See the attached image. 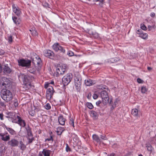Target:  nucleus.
<instances>
[{"mask_svg": "<svg viewBox=\"0 0 156 156\" xmlns=\"http://www.w3.org/2000/svg\"><path fill=\"white\" fill-rule=\"evenodd\" d=\"M72 78V74H67L62 78V83L64 86H66L71 82Z\"/></svg>", "mask_w": 156, "mask_h": 156, "instance_id": "obj_8", "label": "nucleus"}, {"mask_svg": "<svg viewBox=\"0 0 156 156\" xmlns=\"http://www.w3.org/2000/svg\"><path fill=\"white\" fill-rule=\"evenodd\" d=\"M12 19L16 25H19L20 23V19L16 16L12 17Z\"/></svg>", "mask_w": 156, "mask_h": 156, "instance_id": "obj_23", "label": "nucleus"}, {"mask_svg": "<svg viewBox=\"0 0 156 156\" xmlns=\"http://www.w3.org/2000/svg\"><path fill=\"white\" fill-rule=\"evenodd\" d=\"M6 129L12 135H14L16 134L15 131L12 128L5 127Z\"/></svg>", "mask_w": 156, "mask_h": 156, "instance_id": "obj_26", "label": "nucleus"}, {"mask_svg": "<svg viewBox=\"0 0 156 156\" xmlns=\"http://www.w3.org/2000/svg\"><path fill=\"white\" fill-rule=\"evenodd\" d=\"M51 152V151L50 150L44 149L42 151V153L44 156H50Z\"/></svg>", "mask_w": 156, "mask_h": 156, "instance_id": "obj_24", "label": "nucleus"}, {"mask_svg": "<svg viewBox=\"0 0 156 156\" xmlns=\"http://www.w3.org/2000/svg\"><path fill=\"white\" fill-rule=\"evenodd\" d=\"M148 28L149 30H151L153 29H154L155 27L154 25L153 26L149 25L148 26Z\"/></svg>", "mask_w": 156, "mask_h": 156, "instance_id": "obj_41", "label": "nucleus"}, {"mask_svg": "<svg viewBox=\"0 0 156 156\" xmlns=\"http://www.w3.org/2000/svg\"><path fill=\"white\" fill-rule=\"evenodd\" d=\"M30 31L31 32V34L33 36H37L38 34L37 33L36 30L34 29H32L30 30Z\"/></svg>", "mask_w": 156, "mask_h": 156, "instance_id": "obj_29", "label": "nucleus"}, {"mask_svg": "<svg viewBox=\"0 0 156 156\" xmlns=\"http://www.w3.org/2000/svg\"><path fill=\"white\" fill-rule=\"evenodd\" d=\"M3 115L2 113H0V118L2 120L3 119Z\"/></svg>", "mask_w": 156, "mask_h": 156, "instance_id": "obj_52", "label": "nucleus"}, {"mask_svg": "<svg viewBox=\"0 0 156 156\" xmlns=\"http://www.w3.org/2000/svg\"><path fill=\"white\" fill-rule=\"evenodd\" d=\"M95 83V81L94 80H92L90 79H88L85 80V83L87 86H90L92 84Z\"/></svg>", "mask_w": 156, "mask_h": 156, "instance_id": "obj_16", "label": "nucleus"}, {"mask_svg": "<svg viewBox=\"0 0 156 156\" xmlns=\"http://www.w3.org/2000/svg\"><path fill=\"white\" fill-rule=\"evenodd\" d=\"M37 59L38 58L36 57L35 58L33 59L32 60V63L34 64L35 67H37Z\"/></svg>", "mask_w": 156, "mask_h": 156, "instance_id": "obj_38", "label": "nucleus"}, {"mask_svg": "<svg viewBox=\"0 0 156 156\" xmlns=\"http://www.w3.org/2000/svg\"><path fill=\"white\" fill-rule=\"evenodd\" d=\"M147 34L146 33L141 34H140V36L142 38L146 39L147 37Z\"/></svg>", "mask_w": 156, "mask_h": 156, "instance_id": "obj_33", "label": "nucleus"}, {"mask_svg": "<svg viewBox=\"0 0 156 156\" xmlns=\"http://www.w3.org/2000/svg\"><path fill=\"white\" fill-rule=\"evenodd\" d=\"M151 16L152 17H154L155 16V14L154 12H152L151 14Z\"/></svg>", "mask_w": 156, "mask_h": 156, "instance_id": "obj_54", "label": "nucleus"}, {"mask_svg": "<svg viewBox=\"0 0 156 156\" xmlns=\"http://www.w3.org/2000/svg\"><path fill=\"white\" fill-rule=\"evenodd\" d=\"M58 121L60 124L64 125L65 123L66 119L62 116H60L58 117Z\"/></svg>", "mask_w": 156, "mask_h": 156, "instance_id": "obj_18", "label": "nucleus"}, {"mask_svg": "<svg viewBox=\"0 0 156 156\" xmlns=\"http://www.w3.org/2000/svg\"><path fill=\"white\" fill-rule=\"evenodd\" d=\"M5 133V135H7L8 134L7 132L4 133Z\"/></svg>", "mask_w": 156, "mask_h": 156, "instance_id": "obj_63", "label": "nucleus"}, {"mask_svg": "<svg viewBox=\"0 0 156 156\" xmlns=\"http://www.w3.org/2000/svg\"><path fill=\"white\" fill-rule=\"evenodd\" d=\"M131 114L134 116H137L138 115V110L136 109H133Z\"/></svg>", "mask_w": 156, "mask_h": 156, "instance_id": "obj_30", "label": "nucleus"}, {"mask_svg": "<svg viewBox=\"0 0 156 156\" xmlns=\"http://www.w3.org/2000/svg\"><path fill=\"white\" fill-rule=\"evenodd\" d=\"M18 61L19 66L27 67L29 69L28 70L31 73H34L35 72V69H34L32 68L30 69V68H29L31 66V61L30 60L21 59L18 60Z\"/></svg>", "mask_w": 156, "mask_h": 156, "instance_id": "obj_2", "label": "nucleus"}, {"mask_svg": "<svg viewBox=\"0 0 156 156\" xmlns=\"http://www.w3.org/2000/svg\"><path fill=\"white\" fill-rule=\"evenodd\" d=\"M119 60L118 58H111L109 60L108 62L111 63H114L117 62Z\"/></svg>", "mask_w": 156, "mask_h": 156, "instance_id": "obj_32", "label": "nucleus"}, {"mask_svg": "<svg viewBox=\"0 0 156 156\" xmlns=\"http://www.w3.org/2000/svg\"><path fill=\"white\" fill-rule=\"evenodd\" d=\"M3 69L4 72L6 73H10L12 71V70L7 65L4 66Z\"/></svg>", "mask_w": 156, "mask_h": 156, "instance_id": "obj_19", "label": "nucleus"}, {"mask_svg": "<svg viewBox=\"0 0 156 156\" xmlns=\"http://www.w3.org/2000/svg\"><path fill=\"white\" fill-rule=\"evenodd\" d=\"M0 136L1 137V139L2 140L4 141H7L10 139L9 135H5V133H0Z\"/></svg>", "mask_w": 156, "mask_h": 156, "instance_id": "obj_14", "label": "nucleus"}, {"mask_svg": "<svg viewBox=\"0 0 156 156\" xmlns=\"http://www.w3.org/2000/svg\"><path fill=\"white\" fill-rule=\"evenodd\" d=\"M75 84L76 90L79 91L80 90L81 86L82 81L80 78L76 77L75 79Z\"/></svg>", "mask_w": 156, "mask_h": 156, "instance_id": "obj_9", "label": "nucleus"}, {"mask_svg": "<svg viewBox=\"0 0 156 156\" xmlns=\"http://www.w3.org/2000/svg\"><path fill=\"white\" fill-rule=\"evenodd\" d=\"M9 42L11 43L12 42V37L11 36H10L8 38Z\"/></svg>", "mask_w": 156, "mask_h": 156, "instance_id": "obj_48", "label": "nucleus"}, {"mask_svg": "<svg viewBox=\"0 0 156 156\" xmlns=\"http://www.w3.org/2000/svg\"><path fill=\"white\" fill-rule=\"evenodd\" d=\"M93 98L94 99H97L98 97V95L96 94H94L93 96Z\"/></svg>", "mask_w": 156, "mask_h": 156, "instance_id": "obj_46", "label": "nucleus"}, {"mask_svg": "<svg viewBox=\"0 0 156 156\" xmlns=\"http://www.w3.org/2000/svg\"><path fill=\"white\" fill-rule=\"evenodd\" d=\"M17 118L18 119V123L22 127H24L26 125L24 121L21 119V118L18 115H17Z\"/></svg>", "mask_w": 156, "mask_h": 156, "instance_id": "obj_15", "label": "nucleus"}, {"mask_svg": "<svg viewBox=\"0 0 156 156\" xmlns=\"http://www.w3.org/2000/svg\"><path fill=\"white\" fill-rule=\"evenodd\" d=\"M13 11L18 16H19L21 13L20 9L16 5L13 4L12 5Z\"/></svg>", "mask_w": 156, "mask_h": 156, "instance_id": "obj_11", "label": "nucleus"}, {"mask_svg": "<svg viewBox=\"0 0 156 156\" xmlns=\"http://www.w3.org/2000/svg\"><path fill=\"white\" fill-rule=\"evenodd\" d=\"M100 94L103 104L106 105L108 102L109 100L108 92L105 90H103L101 92Z\"/></svg>", "mask_w": 156, "mask_h": 156, "instance_id": "obj_6", "label": "nucleus"}, {"mask_svg": "<svg viewBox=\"0 0 156 156\" xmlns=\"http://www.w3.org/2000/svg\"><path fill=\"white\" fill-rule=\"evenodd\" d=\"M101 103V101L100 100H99L96 102V104L98 106Z\"/></svg>", "mask_w": 156, "mask_h": 156, "instance_id": "obj_53", "label": "nucleus"}, {"mask_svg": "<svg viewBox=\"0 0 156 156\" xmlns=\"http://www.w3.org/2000/svg\"><path fill=\"white\" fill-rule=\"evenodd\" d=\"M48 5V4L47 3H46L45 4V5H44V6L46 7Z\"/></svg>", "mask_w": 156, "mask_h": 156, "instance_id": "obj_62", "label": "nucleus"}, {"mask_svg": "<svg viewBox=\"0 0 156 156\" xmlns=\"http://www.w3.org/2000/svg\"><path fill=\"white\" fill-rule=\"evenodd\" d=\"M66 151L67 152L70 151H71V149L69 147L68 144H66Z\"/></svg>", "mask_w": 156, "mask_h": 156, "instance_id": "obj_43", "label": "nucleus"}, {"mask_svg": "<svg viewBox=\"0 0 156 156\" xmlns=\"http://www.w3.org/2000/svg\"><path fill=\"white\" fill-rule=\"evenodd\" d=\"M57 134L58 135H60L61 134V133H60L58 131H57Z\"/></svg>", "mask_w": 156, "mask_h": 156, "instance_id": "obj_60", "label": "nucleus"}, {"mask_svg": "<svg viewBox=\"0 0 156 156\" xmlns=\"http://www.w3.org/2000/svg\"><path fill=\"white\" fill-rule=\"evenodd\" d=\"M44 55L45 56L51 58L54 57V53L52 51L50 50H47L44 52Z\"/></svg>", "mask_w": 156, "mask_h": 156, "instance_id": "obj_13", "label": "nucleus"}, {"mask_svg": "<svg viewBox=\"0 0 156 156\" xmlns=\"http://www.w3.org/2000/svg\"><path fill=\"white\" fill-rule=\"evenodd\" d=\"M147 89L146 87L143 86L142 87L141 89V92L142 93H145L147 91Z\"/></svg>", "mask_w": 156, "mask_h": 156, "instance_id": "obj_34", "label": "nucleus"}, {"mask_svg": "<svg viewBox=\"0 0 156 156\" xmlns=\"http://www.w3.org/2000/svg\"><path fill=\"white\" fill-rule=\"evenodd\" d=\"M69 123L70 125L72 126L73 127H74V120L72 118H70V119Z\"/></svg>", "mask_w": 156, "mask_h": 156, "instance_id": "obj_37", "label": "nucleus"}, {"mask_svg": "<svg viewBox=\"0 0 156 156\" xmlns=\"http://www.w3.org/2000/svg\"><path fill=\"white\" fill-rule=\"evenodd\" d=\"M47 140L48 141H50L51 140H53L52 136H51L50 138L47 139Z\"/></svg>", "mask_w": 156, "mask_h": 156, "instance_id": "obj_56", "label": "nucleus"}, {"mask_svg": "<svg viewBox=\"0 0 156 156\" xmlns=\"http://www.w3.org/2000/svg\"><path fill=\"white\" fill-rule=\"evenodd\" d=\"M27 133H30L31 132L30 129V128H28V129H27Z\"/></svg>", "mask_w": 156, "mask_h": 156, "instance_id": "obj_55", "label": "nucleus"}, {"mask_svg": "<svg viewBox=\"0 0 156 156\" xmlns=\"http://www.w3.org/2000/svg\"><path fill=\"white\" fill-rule=\"evenodd\" d=\"M52 47L53 49L56 51H59L62 53H64L65 51V50L59 45L58 43H55L53 45Z\"/></svg>", "mask_w": 156, "mask_h": 156, "instance_id": "obj_10", "label": "nucleus"}, {"mask_svg": "<svg viewBox=\"0 0 156 156\" xmlns=\"http://www.w3.org/2000/svg\"><path fill=\"white\" fill-rule=\"evenodd\" d=\"M90 115L94 119H98V115L97 112L94 111H91Z\"/></svg>", "mask_w": 156, "mask_h": 156, "instance_id": "obj_20", "label": "nucleus"}, {"mask_svg": "<svg viewBox=\"0 0 156 156\" xmlns=\"http://www.w3.org/2000/svg\"><path fill=\"white\" fill-rule=\"evenodd\" d=\"M1 96L2 98L6 102L10 101L13 98L11 92L10 90L6 89H3L1 90Z\"/></svg>", "mask_w": 156, "mask_h": 156, "instance_id": "obj_1", "label": "nucleus"}, {"mask_svg": "<svg viewBox=\"0 0 156 156\" xmlns=\"http://www.w3.org/2000/svg\"><path fill=\"white\" fill-rule=\"evenodd\" d=\"M39 156H42V154H39Z\"/></svg>", "mask_w": 156, "mask_h": 156, "instance_id": "obj_64", "label": "nucleus"}, {"mask_svg": "<svg viewBox=\"0 0 156 156\" xmlns=\"http://www.w3.org/2000/svg\"><path fill=\"white\" fill-rule=\"evenodd\" d=\"M97 87L98 89H101V90H103V89H108L107 87L105 85H98L97 86Z\"/></svg>", "mask_w": 156, "mask_h": 156, "instance_id": "obj_31", "label": "nucleus"}, {"mask_svg": "<svg viewBox=\"0 0 156 156\" xmlns=\"http://www.w3.org/2000/svg\"><path fill=\"white\" fill-rule=\"evenodd\" d=\"M14 105L15 107L18 106V103L17 101H15L14 102Z\"/></svg>", "mask_w": 156, "mask_h": 156, "instance_id": "obj_51", "label": "nucleus"}, {"mask_svg": "<svg viewBox=\"0 0 156 156\" xmlns=\"http://www.w3.org/2000/svg\"><path fill=\"white\" fill-rule=\"evenodd\" d=\"M147 69L149 71H150L152 69V68L150 67H147Z\"/></svg>", "mask_w": 156, "mask_h": 156, "instance_id": "obj_57", "label": "nucleus"}, {"mask_svg": "<svg viewBox=\"0 0 156 156\" xmlns=\"http://www.w3.org/2000/svg\"><path fill=\"white\" fill-rule=\"evenodd\" d=\"M19 142L16 140L13 139L8 142V144L12 147L18 146Z\"/></svg>", "mask_w": 156, "mask_h": 156, "instance_id": "obj_12", "label": "nucleus"}, {"mask_svg": "<svg viewBox=\"0 0 156 156\" xmlns=\"http://www.w3.org/2000/svg\"><path fill=\"white\" fill-rule=\"evenodd\" d=\"M9 80L5 77H2L0 79V84L3 88H7L10 85Z\"/></svg>", "mask_w": 156, "mask_h": 156, "instance_id": "obj_7", "label": "nucleus"}, {"mask_svg": "<svg viewBox=\"0 0 156 156\" xmlns=\"http://www.w3.org/2000/svg\"><path fill=\"white\" fill-rule=\"evenodd\" d=\"M87 107L90 109H92L93 108V106L91 103L87 102L86 104Z\"/></svg>", "mask_w": 156, "mask_h": 156, "instance_id": "obj_35", "label": "nucleus"}, {"mask_svg": "<svg viewBox=\"0 0 156 156\" xmlns=\"http://www.w3.org/2000/svg\"><path fill=\"white\" fill-rule=\"evenodd\" d=\"M19 147L21 150L24 151L26 149V147L23 143L22 141H20V142Z\"/></svg>", "mask_w": 156, "mask_h": 156, "instance_id": "obj_22", "label": "nucleus"}, {"mask_svg": "<svg viewBox=\"0 0 156 156\" xmlns=\"http://www.w3.org/2000/svg\"><path fill=\"white\" fill-rule=\"evenodd\" d=\"M104 0H99V1L101 2H102Z\"/></svg>", "mask_w": 156, "mask_h": 156, "instance_id": "obj_61", "label": "nucleus"}, {"mask_svg": "<svg viewBox=\"0 0 156 156\" xmlns=\"http://www.w3.org/2000/svg\"><path fill=\"white\" fill-rule=\"evenodd\" d=\"M5 146L2 145H0V153L1 155H2L5 152Z\"/></svg>", "mask_w": 156, "mask_h": 156, "instance_id": "obj_27", "label": "nucleus"}, {"mask_svg": "<svg viewBox=\"0 0 156 156\" xmlns=\"http://www.w3.org/2000/svg\"><path fill=\"white\" fill-rule=\"evenodd\" d=\"M137 82L139 83H143V81L141 80L140 79L138 78L137 79Z\"/></svg>", "mask_w": 156, "mask_h": 156, "instance_id": "obj_47", "label": "nucleus"}, {"mask_svg": "<svg viewBox=\"0 0 156 156\" xmlns=\"http://www.w3.org/2000/svg\"><path fill=\"white\" fill-rule=\"evenodd\" d=\"M28 143L29 144H30L34 140V138L33 137H29L28 138Z\"/></svg>", "mask_w": 156, "mask_h": 156, "instance_id": "obj_44", "label": "nucleus"}, {"mask_svg": "<svg viewBox=\"0 0 156 156\" xmlns=\"http://www.w3.org/2000/svg\"><path fill=\"white\" fill-rule=\"evenodd\" d=\"M44 87L47 89L46 92V96L48 99H51L52 97L53 93L54 92L53 87L49 84L45 85Z\"/></svg>", "mask_w": 156, "mask_h": 156, "instance_id": "obj_3", "label": "nucleus"}, {"mask_svg": "<svg viewBox=\"0 0 156 156\" xmlns=\"http://www.w3.org/2000/svg\"><path fill=\"white\" fill-rule=\"evenodd\" d=\"M27 135L29 136V137H32V132L28 133Z\"/></svg>", "mask_w": 156, "mask_h": 156, "instance_id": "obj_49", "label": "nucleus"}, {"mask_svg": "<svg viewBox=\"0 0 156 156\" xmlns=\"http://www.w3.org/2000/svg\"><path fill=\"white\" fill-rule=\"evenodd\" d=\"M2 67L1 66V64H0V73L2 72Z\"/></svg>", "mask_w": 156, "mask_h": 156, "instance_id": "obj_59", "label": "nucleus"}, {"mask_svg": "<svg viewBox=\"0 0 156 156\" xmlns=\"http://www.w3.org/2000/svg\"><path fill=\"white\" fill-rule=\"evenodd\" d=\"M140 27L141 29L144 30H146L147 29L146 27L143 24H141Z\"/></svg>", "mask_w": 156, "mask_h": 156, "instance_id": "obj_40", "label": "nucleus"}, {"mask_svg": "<svg viewBox=\"0 0 156 156\" xmlns=\"http://www.w3.org/2000/svg\"><path fill=\"white\" fill-rule=\"evenodd\" d=\"M147 150L148 151H150L151 152L152 150L153 149V148L152 147V146L150 144H149L147 146Z\"/></svg>", "mask_w": 156, "mask_h": 156, "instance_id": "obj_36", "label": "nucleus"}, {"mask_svg": "<svg viewBox=\"0 0 156 156\" xmlns=\"http://www.w3.org/2000/svg\"><path fill=\"white\" fill-rule=\"evenodd\" d=\"M8 116L7 117L12 119H14L16 118V114L14 112H9L8 114Z\"/></svg>", "mask_w": 156, "mask_h": 156, "instance_id": "obj_25", "label": "nucleus"}, {"mask_svg": "<svg viewBox=\"0 0 156 156\" xmlns=\"http://www.w3.org/2000/svg\"><path fill=\"white\" fill-rule=\"evenodd\" d=\"M66 65L64 64H59L56 69V76H59L60 75H63L66 71Z\"/></svg>", "mask_w": 156, "mask_h": 156, "instance_id": "obj_5", "label": "nucleus"}, {"mask_svg": "<svg viewBox=\"0 0 156 156\" xmlns=\"http://www.w3.org/2000/svg\"><path fill=\"white\" fill-rule=\"evenodd\" d=\"M93 139L96 141L97 143H99L100 144L102 143L103 144H105L100 139L99 137L96 135L94 134L92 136Z\"/></svg>", "mask_w": 156, "mask_h": 156, "instance_id": "obj_17", "label": "nucleus"}, {"mask_svg": "<svg viewBox=\"0 0 156 156\" xmlns=\"http://www.w3.org/2000/svg\"><path fill=\"white\" fill-rule=\"evenodd\" d=\"M0 105L3 107H5V104L3 102H0Z\"/></svg>", "mask_w": 156, "mask_h": 156, "instance_id": "obj_50", "label": "nucleus"}, {"mask_svg": "<svg viewBox=\"0 0 156 156\" xmlns=\"http://www.w3.org/2000/svg\"><path fill=\"white\" fill-rule=\"evenodd\" d=\"M108 156H116L115 154L114 153H112L110 154Z\"/></svg>", "mask_w": 156, "mask_h": 156, "instance_id": "obj_58", "label": "nucleus"}, {"mask_svg": "<svg viewBox=\"0 0 156 156\" xmlns=\"http://www.w3.org/2000/svg\"><path fill=\"white\" fill-rule=\"evenodd\" d=\"M67 54L69 56H71L74 55V53L71 51H69Z\"/></svg>", "mask_w": 156, "mask_h": 156, "instance_id": "obj_45", "label": "nucleus"}, {"mask_svg": "<svg viewBox=\"0 0 156 156\" xmlns=\"http://www.w3.org/2000/svg\"><path fill=\"white\" fill-rule=\"evenodd\" d=\"M23 87L26 90L29 89L31 87V84L30 82V77L28 75H24L23 76Z\"/></svg>", "mask_w": 156, "mask_h": 156, "instance_id": "obj_4", "label": "nucleus"}, {"mask_svg": "<svg viewBox=\"0 0 156 156\" xmlns=\"http://www.w3.org/2000/svg\"><path fill=\"white\" fill-rule=\"evenodd\" d=\"M89 33L90 34H92V36L95 38H98L99 37V35L97 33L92 31L91 30H89Z\"/></svg>", "mask_w": 156, "mask_h": 156, "instance_id": "obj_21", "label": "nucleus"}, {"mask_svg": "<svg viewBox=\"0 0 156 156\" xmlns=\"http://www.w3.org/2000/svg\"><path fill=\"white\" fill-rule=\"evenodd\" d=\"M44 107H45V108L47 110H49V109H50L51 108L50 105L48 103L47 104L45 105Z\"/></svg>", "mask_w": 156, "mask_h": 156, "instance_id": "obj_42", "label": "nucleus"}, {"mask_svg": "<svg viewBox=\"0 0 156 156\" xmlns=\"http://www.w3.org/2000/svg\"><path fill=\"white\" fill-rule=\"evenodd\" d=\"M37 62V67H37L38 69H39L41 66V61L39 57L38 58Z\"/></svg>", "mask_w": 156, "mask_h": 156, "instance_id": "obj_28", "label": "nucleus"}, {"mask_svg": "<svg viewBox=\"0 0 156 156\" xmlns=\"http://www.w3.org/2000/svg\"><path fill=\"white\" fill-rule=\"evenodd\" d=\"M101 140H108V138L106 137V136L105 135L104 136H103L102 135L100 136Z\"/></svg>", "mask_w": 156, "mask_h": 156, "instance_id": "obj_39", "label": "nucleus"}]
</instances>
